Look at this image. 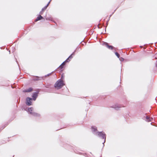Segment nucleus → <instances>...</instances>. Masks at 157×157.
Instances as JSON below:
<instances>
[{
	"label": "nucleus",
	"mask_w": 157,
	"mask_h": 157,
	"mask_svg": "<svg viewBox=\"0 0 157 157\" xmlns=\"http://www.w3.org/2000/svg\"><path fill=\"white\" fill-rule=\"evenodd\" d=\"M64 85L63 81L58 80L55 84L54 86L57 89H59L61 88Z\"/></svg>",
	"instance_id": "nucleus-1"
},
{
	"label": "nucleus",
	"mask_w": 157,
	"mask_h": 157,
	"mask_svg": "<svg viewBox=\"0 0 157 157\" xmlns=\"http://www.w3.org/2000/svg\"><path fill=\"white\" fill-rule=\"evenodd\" d=\"M32 100V98H27L26 99V103L28 105H32V103L31 101Z\"/></svg>",
	"instance_id": "nucleus-2"
},
{
	"label": "nucleus",
	"mask_w": 157,
	"mask_h": 157,
	"mask_svg": "<svg viewBox=\"0 0 157 157\" xmlns=\"http://www.w3.org/2000/svg\"><path fill=\"white\" fill-rule=\"evenodd\" d=\"M75 55V52H73L69 56V57L65 60L66 62H69L70 61L71 59L73 58V56H74Z\"/></svg>",
	"instance_id": "nucleus-3"
},
{
	"label": "nucleus",
	"mask_w": 157,
	"mask_h": 157,
	"mask_svg": "<svg viewBox=\"0 0 157 157\" xmlns=\"http://www.w3.org/2000/svg\"><path fill=\"white\" fill-rule=\"evenodd\" d=\"M50 3V1L47 4L46 6H44L42 9L41 11L40 12V14L41 15L43 14L44 11H45L46 9H47V7L49 6V4Z\"/></svg>",
	"instance_id": "nucleus-4"
},
{
	"label": "nucleus",
	"mask_w": 157,
	"mask_h": 157,
	"mask_svg": "<svg viewBox=\"0 0 157 157\" xmlns=\"http://www.w3.org/2000/svg\"><path fill=\"white\" fill-rule=\"evenodd\" d=\"M98 135L100 136H101L103 139H105V135L103 133L101 132H98Z\"/></svg>",
	"instance_id": "nucleus-5"
},
{
	"label": "nucleus",
	"mask_w": 157,
	"mask_h": 157,
	"mask_svg": "<svg viewBox=\"0 0 157 157\" xmlns=\"http://www.w3.org/2000/svg\"><path fill=\"white\" fill-rule=\"evenodd\" d=\"M67 63V62H66V61L63 62L58 68V69H60V70H62L64 66L65 65V63Z\"/></svg>",
	"instance_id": "nucleus-6"
},
{
	"label": "nucleus",
	"mask_w": 157,
	"mask_h": 157,
	"mask_svg": "<svg viewBox=\"0 0 157 157\" xmlns=\"http://www.w3.org/2000/svg\"><path fill=\"white\" fill-rule=\"evenodd\" d=\"M104 44L106 47L109 49L112 50L113 49L114 47L112 46L109 45L108 43H105Z\"/></svg>",
	"instance_id": "nucleus-7"
},
{
	"label": "nucleus",
	"mask_w": 157,
	"mask_h": 157,
	"mask_svg": "<svg viewBox=\"0 0 157 157\" xmlns=\"http://www.w3.org/2000/svg\"><path fill=\"white\" fill-rule=\"evenodd\" d=\"M33 108L32 107L29 108L28 109V112H29V113L31 114H33Z\"/></svg>",
	"instance_id": "nucleus-8"
},
{
	"label": "nucleus",
	"mask_w": 157,
	"mask_h": 157,
	"mask_svg": "<svg viewBox=\"0 0 157 157\" xmlns=\"http://www.w3.org/2000/svg\"><path fill=\"white\" fill-rule=\"evenodd\" d=\"M43 18V17L41 16V15H39L35 20V21L36 22L39 20L42 19Z\"/></svg>",
	"instance_id": "nucleus-9"
},
{
	"label": "nucleus",
	"mask_w": 157,
	"mask_h": 157,
	"mask_svg": "<svg viewBox=\"0 0 157 157\" xmlns=\"http://www.w3.org/2000/svg\"><path fill=\"white\" fill-rule=\"evenodd\" d=\"M33 90V88L31 87L28 89L24 90L23 92H31Z\"/></svg>",
	"instance_id": "nucleus-10"
},
{
	"label": "nucleus",
	"mask_w": 157,
	"mask_h": 157,
	"mask_svg": "<svg viewBox=\"0 0 157 157\" xmlns=\"http://www.w3.org/2000/svg\"><path fill=\"white\" fill-rule=\"evenodd\" d=\"M37 94L36 93H34L33 95V98L34 100H35L37 97Z\"/></svg>",
	"instance_id": "nucleus-11"
},
{
	"label": "nucleus",
	"mask_w": 157,
	"mask_h": 157,
	"mask_svg": "<svg viewBox=\"0 0 157 157\" xmlns=\"http://www.w3.org/2000/svg\"><path fill=\"white\" fill-rule=\"evenodd\" d=\"M32 115L35 117H39L40 116V115L39 114L35 112H34Z\"/></svg>",
	"instance_id": "nucleus-12"
},
{
	"label": "nucleus",
	"mask_w": 157,
	"mask_h": 157,
	"mask_svg": "<svg viewBox=\"0 0 157 157\" xmlns=\"http://www.w3.org/2000/svg\"><path fill=\"white\" fill-rule=\"evenodd\" d=\"M91 128L93 129L94 132L96 131L97 130V128L95 126H92Z\"/></svg>",
	"instance_id": "nucleus-13"
},
{
	"label": "nucleus",
	"mask_w": 157,
	"mask_h": 157,
	"mask_svg": "<svg viewBox=\"0 0 157 157\" xmlns=\"http://www.w3.org/2000/svg\"><path fill=\"white\" fill-rule=\"evenodd\" d=\"M149 118H150V117H148V116H147L146 117V121L148 122L149 121H152V120H153V118H150V120H148L149 119Z\"/></svg>",
	"instance_id": "nucleus-14"
},
{
	"label": "nucleus",
	"mask_w": 157,
	"mask_h": 157,
	"mask_svg": "<svg viewBox=\"0 0 157 157\" xmlns=\"http://www.w3.org/2000/svg\"><path fill=\"white\" fill-rule=\"evenodd\" d=\"M46 19V20H52V19H53L52 17H45Z\"/></svg>",
	"instance_id": "nucleus-15"
},
{
	"label": "nucleus",
	"mask_w": 157,
	"mask_h": 157,
	"mask_svg": "<svg viewBox=\"0 0 157 157\" xmlns=\"http://www.w3.org/2000/svg\"><path fill=\"white\" fill-rule=\"evenodd\" d=\"M115 54L118 57V58H119V57H120V55L117 52H116L115 53Z\"/></svg>",
	"instance_id": "nucleus-16"
},
{
	"label": "nucleus",
	"mask_w": 157,
	"mask_h": 157,
	"mask_svg": "<svg viewBox=\"0 0 157 157\" xmlns=\"http://www.w3.org/2000/svg\"><path fill=\"white\" fill-rule=\"evenodd\" d=\"M150 118H151V117H150ZM150 120V118H149L148 120Z\"/></svg>",
	"instance_id": "nucleus-17"
}]
</instances>
